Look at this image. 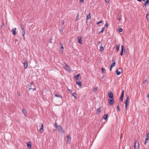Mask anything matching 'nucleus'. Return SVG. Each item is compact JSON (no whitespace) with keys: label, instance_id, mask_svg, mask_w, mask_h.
I'll return each instance as SVG.
<instances>
[{"label":"nucleus","instance_id":"1","mask_svg":"<svg viewBox=\"0 0 149 149\" xmlns=\"http://www.w3.org/2000/svg\"><path fill=\"white\" fill-rule=\"evenodd\" d=\"M130 99L129 96L127 95V97L126 98V99L125 100V109L126 110H127V106L129 104V101H130Z\"/></svg>","mask_w":149,"mask_h":149},{"label":"nucleus","instance_id":"2","mask_svg":"<svg viewBox=\"0 0 149 149\" xmlns=\"http://www.w3.org/2000/svg\"><path fill=\"white\" fill-rule=\"evenodd\" d=\"M101 45V43L100 41H99L97 44V46H98L100 47V52H102L104 50V47H102Z\"/></svg>","mask_w":149,"mask_h":149},{"label":"nucleus","instance_id":"3","mask_svg":"<svg viewBox=\"0 0 149 149\" xmlns=\"http://www.w3.org/2000/svg\"><path fill=\"white\" fill-rule=\"evenodd\" d=\"M58 130L61 132V133H64V131L63 128L60 125H58V127L57 128Z\"/></svg>","mask_w":149,"mask_h":149},{"label":"nucleus","instance_id":"4","mask_svg":"<svg viewBox=\"0 0 149 149\" xmlns=\"http://www.w3.org/2000/svg\"><path fill=\"white\" fill-rule=\"evenodd\" d=\"M123 70L121 68H119L116 71V74L117 75H119L122 72Z\"/></svg>","mask_w":149,"mask_h":149},{"label":"nucleus","instance_id":"5","mask_svg":"<svg viewBox=\"0 0 149 149\" xmlns=\"http://www.w3.org/2000/svg\"><path fill=\"white\" fill-rule=\"evenodd\" d=\"M134 147V149H139V143L136 142V140L135 141Z\"/></svg>","mask_w":149,"mask_h":149},{"label":"nucleus","instance_id":"6","mask_svg":"<svg viewBox=\"0 0 149 149\" xmlns=\"http://www.w3.org/2000/svg\"><path fill=\"white\" fill-rule=\"evenodd\" d=\"M124 90H123L121 95L120 96V100L121 102H123V97H124Z\"/></svg>","mask_w":149,"mask_h":149},{"label":"nucleus","instance_id":"7","mask_svg":"<svg viewBox=\"0 0 149 149\" xmlns=\"http://www.w3.org/2000/svg\"><path fill=\"white\" fill-rule=\"evenodd\" d=\"M66 138H67L66 142L68 143L69 144L71 141V139L70 136L69 135H68L66 136Z\"/></svg>","mask_w":149,"mask_h":149},{"label":"nucleus","instance_id":"8","mask_svg":"<svg viewBox=\"0 0 149 149\" xmlns=\"http://www.w3.org/2000/svg\"><path fill=\"white\" fill-rule=\"evenodd\" d=\"M109 104L110 105H112L114 104L113 98L109 99Z\"/></svg>","mask_w":149,"mask_h":149},{"label":"nucleus","instance_id":"9","mask_svg":"<svg viewBox=\"0 0 149 149\" xmlns=\"http://www.w3.org/2000/svg\"><path fill=\"white\" fill-rule=\"evenodd\" d=\"M110 92H108V95L109 97V98H110V99H112L113 98V94L110 91H109Z\"/></svg>","mask_w":149,"mask_h":149},{"label":"nucleus","instance_id":"10","mask_svg":"<svg viewBox=\"0 0 149 149\" xmlns=\"http://www.w3.org/2000/svg\"><path fill=\"white\" fill-rule=\"evenodd\" d=\"M16 28H13L11 30V31L13 33V34L14 36H15L16 34Z\"/></svg>","mask_w":149,"mask_h":149},{"label":"nucleus","instance_id":"11","mask_svg":"<svg viewBox=\"0 0 149 149\" xmlns=\"http://www.w3.org/2000/svg\"><path fill=\"white\" fill-rule=\"evenodd\" d=\"M26 145L27 146V147H28V148L30 149L31 148V142L29 141L28 142H27L26 143Z\"/></svg>","mask_w":149,"mask_h":149},{"label":"nucleus","instance_id":"12","mask_svg":"<svg viewBox=\"0 0 149 149\" xmlns=\"http://www.w3.org/2000/svg\"><path fill=\"white\" fill-rule=\"evenodd\" d=\"M27 63H28V61H27V60H26L23 63L24 68L25 69H26L27 67V66L28 65Z\"/></svg>","mask_w":149,"mask_h":149},{"label":"nucleus","instance_id":"13","mask_svg":"<svg viewBox=\"0 0 149 149\" xmlns=\"http://www.w3.org/2000/svg\"><path fill=\"white\" fill-rule=\"evenodd\" d=\"M32 85H31L30 84H29L27 85V87L29 88V90H30L31 89H32L33 91L36 90V88H32Z\"/></svg>","mask_w":149,"mask_h":149},{"label":"nucleus","instance_id":"14","mask_svg":"<svg viewBox=\"0 0 149 149\" xmlns=\"http://www.w3.org/2000/svg\"><path fill=\"white\" fill-rule=\"evenodd\" d=\"M124 47L123 45L121 46V51L120 53V55L122 56L123 54L124 51Z\"/></svg>","mask_w":149,"mask_h":149},{"label":"nucleus","instance_id":"15","mask_svg":"<svg viewBox=\"0 0 149 149\" xmlns=\"http://www.w3.org/2000/svg\"><path fill=\"white\" fill-rule=\"evenodd\" d=\"M81 38L82 37L81 36H80V37H78V42L80 44H81L82 43V40H81Z\"/></svg>","mask_w":149,"mask_h":149},{"label":"nucleus","instance_id":"16","mask_svg":"<svg viewBox=\"0 0 149 149\" xmlns=\"http://www.w3.org/2000/svg\"><path fill=\"white\" fill-rule=\"evenodd\" d=\"M41 126L40 127V129L39 131L41 133H42L43 132V125L42 124H41Z\"/></svg>","mask_w":149,"mask_h":149},{"label":"nucleus","instance_id":"17","mask_svg":"<svg viewBox=\"0 0 149 149\" xmlns=\"http://www.w3.org/2000/svg\"><path fill=\"white\" fill-rule=\"evenodd\" d=\"M22 113L24 114V115L25 116H26L27 113H26V110L25 109H22Z\"/></svg>","mask_w":149,"mask_h":149},{"label":"nucleus","instance_id":"18","mask_svg":"<svg viewBox=\"0 0 149 149\" xmlns=\"http://www.w3.org/2000/svg\"><path fill=\"white\" fill-rule=\"evenodd\" d=\"M149 4V0H147L146 1H145L144 2V4L143 5V6H146L148 4Z\"/></svg>","mask_w":149,"mask_h":149},{"label":"nucleus","instance_id":"19","mask_svg":"<svg viewBox=\"0 0 149 149\" xmlns=\"http://www.w3.org/2000/svg\"><path fill=\"white\" fill-rule=\"evenodd\" d=\"M124 149H131V147L128 144L125 146Z\"/></svg>","mask_w":149,"mask_h":149},{"label":"nucleus","instance_id":"20","mask_svg":"<svg viewBox=\"0 0 149 149\" xmlns=\"http://www.w3.org/2000/svg\"><path fill=\"white\" fill-rule=\"evenodd\" d=\"M108 116V114H105L103 116V118L106 120H107Z\"/></svg>","mask_w":149,"mask_h":149},{"label":"nucleus","instance_id":"21","mask_svg":"<svg viewBox=\"0 0 149 149\" xmlns=\"http://www.w3.org/2000/svg\"><path fill=\"white\" fill-rule=\"evenodd\" d=\"M120 45V44H118L117 45H116V47L117 48L116 52H118V51L119 50Z\"/></svg>","mask_w":149,"mask_h":149},{"label":"nucleus","instance_id":"22","mask_svg":"<svg viewBox=\"0 0 149 149\" xmlns=\"http://www.w3.org/2000/svg\"><path fill=\"white\" fill-rule=\"evenodd\" d=\"M101 111V108L100 107L97 110L96 113V114H99L100 113Z\"/></svg>","mask_w":149,"mask_h":149},{"label":"nucleus","instance_id":"23","mask_svg":"<svg viewBox=\"0 0 149 149\" xmlns=\"http://www.w3.org/2000/svg\"><path fill=\"white\" fill-rule=\"evenodd\" d=\"M91 19V15L90 13H89L88 15H87L86 17V22H87V19Z\"/></svg>","mask_w":149,"mask_h":149},{"label":"nucleus","instance_id":"24","mask_svg":"<svg viewBox=\"0 0 149 149\" xmlns=\"http://www.w3.org/2000/svg\"><path fill=\"white\" fill-rule=\"evenodd\" d=\"M116 64V63L113 60H112V63L111 64V65L110 67H111L113 68L114 66Z\"/></svg>","mask_w":149,"mask_h":149},{"label":"nucleus","instance_id":"25","mask_svg":"<svg viewBox=\"0 0 149 149\" xmlns=\"http://www.w3.org/2000/svg\"><path fill=\"white\" fill-rule=\"evenodd\" d=\"M76 84L80 86H81V81H77Z\"/></svg>","mask_w":149,"mask_h":149},{"label":"nucleus","instance_id":"26","mask_svg":"<svg viewBox=\"0 0 149 149\" xmlns=\"http://www.w3.org/2000/svg\"><path fill=\"white\" fill-rule=\"evenodd\" d=\"M80 74H79L74 76V78L76 79V80H77L78 79V78L79 77Z\"/></svg>","mask_w":149,"mask_h":149},{"label":"nucleus","instance_id":"27","mask_svg":"<svg viewBox=\"0 0 149 149\" xmlns=\"http://www.w3.org/2000/svg\"><path fill=\"white\" fill-rule=\"evenodd\" d=\"M118 17H119L117 19L118 20H120L121 19V15L120 14H118Z\"/></svg>","mask_w":149,"mask_h":149},{"label":"nucleus","instance_id":"28","mask_svg":"<svg viewBox=\"0 0 149 149\" xmlns=\"http://www.w3.org/2000/svg\"><path fill=\"white\" fill-rule=\"evenodd\" d=\"M72 96H73L75 99H77V94L75 93H74L72 94Z\"/></svg>","mask_w":149,"mask_h":149},{"label":"nucleus","instance_id":"29","mask_svg":"<svg viewBox=\"0 0 149 149\" xmlns=\"http://www.w3.org/2000/svg\"><path fill=\"white\" fill-rule=\"evenodd\" d=\"M104 29H105L104 27H102V28L101 31L99 33V34H100V33H103L104 31Z\"/></svg>","mask_w":149,"mask_h":149},{"label":"nucleus","instance_id":"30","mask_svg":"<svg viewBox=\"0 0 149 149\" xmlns=\"http://www.w3.org/2000/svg\"><path fill=\"white\" fill-rule=\"evenodd\" d=\"M149 139L148 138H146V139L145 140V142H144V144L145 145H146V143H147Z\"/></svg>","mask_w":149,"mask_h":149},{"label":"nucleus","instance_id":"31","mask_svg":"<svg viewBox=\"0 0 149 149\" xmlns=\"http://www.w3.org/2000/svg\"><path fill=\"white\" fill-rule=\"evenodd\" d=\"M55 95L56 97H59L61 98H62V96L59 95L58 94H55Z\"/></svg>","mask_w":149,"mask_h":149},{"label":"nucleus","instance_id":"32","mask_svg":"<svg viewBox=\"0 0 149 149\" xmlns=\"http://www.w3.org/2000/svg\"><path fill=\"white\" fill-rule=\"evenodd\" d=\"M101 70L103 73H104L106 72L105 69H104L103 68H101Z\"/></svg>","mask_w":149,"mask_h":149},{"label":"nucleus","instance_id":"33","mask_svg":"<svg viewBox=\"0 0 149 149\" xmlns=\"http://www.w3.org/2000/svg\"><path fill=\"white\" fill-rule=\"evenodd\" d=\"M146 17L147 20L149 21V14L147 13L146 15Z\"/></svg>","mask_w":149,"mask_h":149},{"label":"nucleus","instance_id":"34","mask_svg":"<svg viewBox=\"0 0 149 149\" xmlns=\"http://www.w3.org/2000/svg\"><path fill=\"white\" fill-rule=\"evenodd\" d=\"M97 89H98V88H97V87H96L94 88L93 89V91L94 92H95V91H97Z\"/></svg>","mask_w":149,"mask_h":149},{"label":"nucleus","instance_id":"35","mask_svg":"<svg viewBox=\"0 0 149 149\" xmlns=\"http://www.w3.org/2000/svg\"><path fill=\"white\" fill-rule=\"evenodd\" d=\"M79 19V14H77L76 17V20H78Z\"/></svg>","mask_w":149,"mask_h":149},{"label":"nucleus","instance_id":"36","mask_svg":"<svg viewBox=\"0 0 149 149\" xmlns=\"http://www.w3.org/2000/svg\"><path fill=\"white\" fill-rule=\"evenodd\" d=\"M117 109L118 111H120V108L119 107V104H118V105L117 106Z\"/></svg>","mask_w":149,"mask_h":149},{"label":"nucleus","instance_id":"37","mask_svg":"<svg viewBox=\"0 0 149 149\" xmlns=\"http://www.w3.org/2000/svg\"><path fill=\"white\" fill-rule=\"evenodd\" d=\"M65 68H68V66L66 63H65V65L64 66Z\"/></svg>","mask_w":149,"mask_h":149},{"label":"nucleus","instance_id":"38","mask_svg":"<svg viewBox=\"0 0 149 149\" xmlns=\"http://www.w3.org/2000/svg\"><path fill=\"white\" fill-rule=\"evenodd\" d=\"M65 69L68 71L70 72V68L68 67V68H65Z\"/></svg>","mask_w":149,"mask_h":149},{"label":"nucleus","instance_id":"39","mask_svg":"<svg viewBox=\"0 0 149 149\" xmlns=\"http://www.w3.org/2000/svg\"><path fill=\"white\" fill-rule=\"evenodd\" d=\"M118 31L120 32H122L123 31V30L122 28H120L119 29Z\"/></svg>","mask_w":149,"mask_h":149},{"label":"nucleus","instance_id":"40","mask_svg":"<svg viewBox=\"0 0 149 149\" xmlns=\"http://www.w3.org/2000/svg\"><path fill=\"white\" fill-rule=\"evenodd\" d=\"M146 137L147 138H148L149 139V133H148L146 135Z\"/></svg>","mask_w":149,"mask_h":149},{"label":"nucleus","instance_id":"41","mask_svg":"<svg viewBox=\"0 0 149 149\" xmlns=\"http://www.w3.org/2000/svg\"><path fill=\"white\" fill-rule=\"evenodd\" d=\"M102 20H101L100 21L98 22L97 24H99L100 23H102Z\"/></svg>","mask_w":149,"mask_h":149},{"label":"nucleus","instance_id":"42","mask_svg":"<svg viewBox=\"0 0 149 149\" xmlns=\"http://www.w3.org/2000/svg\"><path fill=\"white\" fill-rule=\"evenodd\" d=\"M54 127L56 128H57L58 127V125H57V123H56L55 124V125H54Z\"/></svg>","mask_w":149,"mask_h":149},{"label":"nucleus","instance_id":"43","mask_svg":"<svg viewBox=\"0 0 149 149\" xmlns=\"http://www.w3.org/2000/svg\"><path fill=\"white\" fill-rule=\"evenodd\" d=\"M3 26H4V23L2 22L1 24V28H2Z\"/></svg>","mask_w":149,"mask_h":149},{"label":"nucleus","instance_id":"44","mask_svg":"<svg viewBox=\"0 0 149 149\" xmlns=\"http://www.w3.org/2000/svg\"><path fill=\"white\" fill-rule=\"evenodd\" d=\"M110 0H105L106 2L107 3H109V2Z\"/></svg>","mask_w":149,"mask_h":149},{"label":"nucleus","instance_id":"45","mask_svg":"<svg viewBox=\"0 0 149 149\" xmlns=\"http://www.w3.org/2000/svg\"><path fill=\"white\" fill-rule=\"evenodd\" d=\"M108 26V24L106 22L105 25V26L106 27H107V26Z\"/></svg>","mask_w":149,"mask_h":149},{"label":"nucleus","instance_id":"46","mask_svg":"<svg viewBox=\"0 0 149 149\" xmlns=\"http://www.w3.org/2000/svg\"><path fill=\"white\" fill-rule=\"evenodd\" d=\"M146 81H147V79H146L144 80L143 82V84H145L146 83Z\"/></svg>","mask_w":149,"mask_h":149},{"label":"nucleus","instance_id":"47","mask_svg":"<svg viewBox=\"0 0 149 149\" xmlns=\"http://www.w3.org/2000/svg\"><path fill=\"white\" fill-rule=\"evenodd\" d=\"M25 35V34H22V36L23 37V38L24 40H25V36H24Z\"/></svg>","mask_w":149,"mask_h":149},{"label":"nucleus","instance_id":"48","mask_svg":"<svg viewBox=\"0 0 149 149\" xmlns=\"http://www.w3.org/2000/svg\"><path fill=\"white\" fill-rule=\"evenodd\" d=\"M53 39L52 38L50 39V42L51 43H52V41Z\"/></svg>","mask_w":149,"mask_h":149},{"label":"nucleus","instance_id":"49","mask_svg":"<svg viewBox=\"0 0 149 149\" xmlns=\"http://www.w3.org/2000/svg\"><path fill=\"white\" fill-rule=\"evenodd\" d=\"M22 34H25V31H22Z\"/></svg>","mask_w":149,"mask_h":149},{"label":"nucleus","instance_id":"50","mask_svg":"<svg viewBox=\"0 0 149 149\" xmlns=\"http://www.w3.org/2000/svg\"><path fill=\"white\" fill-rule=\"evenodd\" d=\"M61 49H64V48H63V45H61Z\"/></svg>","mask_w":149,"mask_h":149},{"label":"nucleus","instance_id":"51","mask_svg":"<svg viewBox=\"0 0 149 149\" xmlns=\"http://www.w3.org/2000/svg\"><path fill=\"white\" fill-rule=\"evenodd\" d=\"M23 25L22 24H20V27H21V29H22V28H23Z\"/></svg>","mask_w":149,"mask_h":149},{"label":"nucleus","instance_id":"52","mask_svg":"<svg viewBox=\"0 0 149 149\" xmlns=\"http://www.w3.org/2000/svg\"><path fill=\"white\" fill-rule=\"evenodd\" d=\"M124 51L125 53H126L127 52V51L125 49L124 50Z\"/></svg>","mask_w":149,"mask_h":149},{"label":"nucleus","instance_id":"53","mask_svg":"<svg viewBox=\"0 0 149 149\" xmlns=\"http://www.w3.org/2000/svg\"><path fill=\"white\" fill-rule=\"evenodd\" d=\"M33 81H32L31 82V83H30L31 85H33Z\"/></svg>","mask_w":149,"mask_h":149},{"label":"nucleus","instance_id":"54","mask_svg":"<svg viewBox=\"0 0 149 149\" xmlns=\"http://www.w3.org/2000/svg\"><path fill=\"white\" fill-rule=\"evenodd\" d=\"M22 31H25V29L24 28H22Z\"/></svg>","mask_w":149,"mask_h":149},{"label":"nucleus","instance_id":"55","mask_svg":"<svg viewBox=\"0 0 149 149\" xmlns=\"http://www.w3.org/2000/svg\"><path fill=\"white\" fill-rule=\"evenodd\" d=\"M80 1L81 2V3H83L84 2V0H80Z\"/></svg>","mask_w":149,"mask_h":149},{"label":"nucleus","instance_id":"56","mask_svg":"<svg viewBox=\"0 0 149 149\" xmlns=\"http://www.w3.org/2000/svg\"><path fill=\"white\" fill-rule=\"evenodd\" d=\"M112 68V67H111L110 66V71H111V70Z\"/></svg>","mask_w":149,"mask_h":149},{"label":"nucleus","instance_id":"57","mask_svg":"<svg viewBox=\"0 0 149 149\" xmlns=\"http://www.w3.org/2000/svg\"><path fill=\"white\" fill-rule=\"evenodd\" d=\"M68 91H69L70 92V93H71V90L70 89H68Z\"/></svg>","mask_w":149,"mask_h":149},{"label":"nucleus","instance_id":"58","mask_svg":"<svg viewBox=\"0 0 149 149\" xmlns=\"http://www.w3.org/2000/svg\"><path fill=\"white\" fill-rule=\"evenodd\" d=\"M147 97L148 98H149V94H148V95L147 96Z\"/></svg>","mask_w":149,"mask_h":149},{"label":"nucleus","instance_id":"59","mask_svg":"<svg viewBox=\"0 0 149 149\" xmlns=\"http://www.w3.org/2000/svg\"><path fill=\"white\" fill-rule=\"evenodd\" d=\"M62 23L63 24H64V22L63 20L62 22Z\"/></svg>","mask_w":149,"mask_h":149},{"label":"nucleus","instance_id":"60","mask_svg":"<svg viewBox=\"0 0 149 149\" xmlns=\"http://www.w3.org/2000/svg\"><path fill=\"white\" fill-rule=\"evenodd\" d=\"M137 1L139 2H141L142 1V0H137Z\"/></svg>","mask_w":149,"mask_h":149},{"label":"nucleus","instance_id":"61","mask_svg":"<svg viewBox=\"0 0 149 149\" xmlns=\"http://www.w3.org/2000/svg\"><path fill=\"white\" fill-rule=\"evenodd\" d=\"M18 41V40H17V39H16L15 40V42H16L17 41Z\"/></svg>","mask_w":149,"mask_h":149},{"label":"nucleus","instance_id":"62","mask_svg":"<svg viewBox=\"0 0 149 149\" xmlns=\"http://www.w3.org/2000/svg\"><path fill=\"white\" fill-rule=\"evenodd\" d=\"M56 130V129H54L53 131H54Z\"/></svg>","mask_w":149,"mask_h":149},{"label":"nucleus","instance_id":"63","mask_svg":"<svg viewBox=\"0 0 149 149\" xmlns=\"http://www.w3.org/2000/svg\"><path fill=\"white\" fill-rule=\"evenodd\" d=\"M63 50H61V52H63Z\"/></svg>","mask_w":149,"mask_h":149},{"label":"nucleus","instance_id":"64","mask_svg":"<svg viewBox=\"0 0 149 149\" xmlns=\"http://www.w3.org/2000/svg\"><path fill=\"white\" fill-rule=\"evenodd\" d=\"M146 0H143V1H145Z\"/></svg>","mask_w":149,"mask_h":149}]
</instances>
